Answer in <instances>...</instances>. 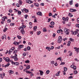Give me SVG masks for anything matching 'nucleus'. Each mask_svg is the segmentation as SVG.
<instances>
[{"label":"nucleus","mask_w":79,"mask_h":79,"mask_svg":"<svg viewBox=\"0 0 79 79\" xmlns=\"http://www.w3.org/2000/svg\"><path fill=\"white\" fill-rule=\"evenodd\" d=\"M64 32H67L65 33L66 35H69V29H66V28H65L64 29Z\"/></svg>","instance_id":"nucleus-1"},{"label":"nucleus","mask_w":79,"mask_h":79,"mask_svg":"<svg viewBox=\"0 0 79 79\" xmlns=\"http://www.w3.org/2000/svg\"><path fill=\"white\" fill-rule=\"evenodd\" d=\"M79 31V29H77L76 30V31L72 32L73 35H76V34H78V32Z\"/></svg>","instance_id":"nucleus-2"},{"label":"nucleus","mask_w":79,"mask_h":79,"mask_svg":"<svg viewBox=\"0 0 79 79\" xmlns=\"http://www.w3.org/2000/svg\"><path fill=\"white\" fill-rule=\"evenodd\" d=\"M62 19H63L64 21H66V20L67 21H68V19H69V17H67L66 18H64V17H63L62 18Z\"/></svg>","instance_id":"nucleus-3"},{"label":"nucleus","mask_w":79,"mask_h":79,"mask_svg":"<svg viewBox=\"0 0 79 79\" xmlns=\"http://www.w3.org/2000/svg\"><path fill=\"white\" fill-rule=\"evenodd\" d=\"M5 19H7L8 17L6 16H4L3 17V18H2V20L3 21H5Z\"/></svg>","instance_id":"nucleus-4"},{"label":"nucleus","mask_w":79,"mask_h":79,"mask_svg":"<svg viewBox=\"0 0 79 79\" xmlns=\"http://www.w3.org/2000/svg\"><path fill=\"white\" fill-rule=\"evenodd\" d=\"M27 3H29V4H31V3H32L33 2L32 1H31L30 0H26Z\"/></svg>","instance_id":"nucleus-5"},{"label":"nucleus","mask_w":79,"mask_h":79,"mask_svg":"<svg viewBox=\"0 0 79 79\" xmlns=\"http://www.w3.org/2000/svg\"><path fill=\"white\" fill-rule=\"evenodd\" d=\"M36 14L37 15H39V16H42V13L40 11L36 13Z\"/></svg>","instance_id":"nucleus-6"},{"label":"nucleus","mask_w":79,"mask_h":79,"mask_svg":"<svg viewBox=\"0 0 79 79\" xmlns=\"http://www.w3.org/2000/svg\"><path fill=\"white\" fill-rule=\"evenodd\" d=\"M70 12H75L76 11V10L73 9H70L69 10Z\"/></svg>","instance_id":"nucleus-7"},{"label":"nucleus","mask_w":79,"mask_h":79,"mask_svg":"<svg viewBox=\"0 0 79 79\" xmlns=\"http://www.w3.org/2000/svg\"><path fill=\"white\" fill-rule=\"evenodd\" d=\"M14 44L15 45H19V42H17L16 41H15L14 42Z\"/></svg>","instance_id":"nucleus-8"},{"label":"nucleus","mask_w":79,"mask_h":79,"mask_svg":"<svg viewBox=\"0 0 79 79\" xmlns=\"http://www.w3.org/2000/svg\"><path fill=\"white\" fill-rule=\"evenodd\" d=\"M23 11H24L25 13H28L29 12V10L27 9L26 8H24L23 9Z\"/></svg>","instance_id":"nucleus-9"},{"label":"nucleus","mask_w":79,"mask_h":79,"mask_svg":"<svg viewBox=\"0 0 79 79\" xmlns=\"http://www.w3.org/2000/svg\"><path fill=\"white\" fill-rule=\"evenodd\" d=\"M11 61V60H10V58H8V57H7L6 58V62H9V61Z\"/></svg>","instance_id":"nucleus-10"},{"label":"nucleus","mask_w":79,"mask_h":79,"mask_svg":"<svg viewBox=\"0 0 79 79\" xmlns=\"http://www.w3.org/2000/svg\"><path fill=\"white\" fill-rule=\"evenodd\" d=\"M21 32L22 33V34H24L25 33V32H24V30L22 29L21 30Z\"/></svg>","instance_id":"nucleus-11"},{"label":"nucleus","mask_w":79,"mask_h":79,"mask_svg":"<svg viewBox=\"0 0 79 79\" xmlns=\"http://www.w3.org/2000/svg\"><path fill=\"white\" fill-rule=\"evenodd\" d=\"M14 65H16V66H18L19 65V62H14Z\"/></svg>","instance_id":"nucleus-12"},{"label":"nucleus","mask_w":79,"mask_h":79,"mask_svg":"<svg viewBox=\"0 0 79 79\" xmlns=\"http://www.w3.org/2000/svg\"><path fill=\"white\" fill-rule=\"evenodd\" d=\"M18 11V15H21V11H19V10H17L16 11H16Z\"/></svg>","instance_id":"nucleus-13"},{"label":"nucleus","mask_w":79,"mask_h":79,"mask_svg":"<svg viewBox=\"0 0 79 79\" xmlns=\"http://www.w3.org/2000/svg\"><path fill=\"white\" fill-rule=\"evenodd\" d=\"M39 71L40 72V75L41 76H42V75H43V74H44V72L42 70H39Z\"/></svg>","instance_id":"nucleus-14"},{"label":"nucleus","mask_w":79,"mask_h":79,"mask_svg":"<svg viewBox=\"0 0 79 79\" xmlns=\"http://www.w3.org/2000/svg\"><path fill=\"white\" fill-rule=\"evenodd\" d=\"M18 3L19 5H22V3H23V2L21 0H19V1Z\"/></svg>","instance_id":"nucleus-15"},{"label":"nucleus","mask_w":79,"mask_h":79,"mask_svg":"<svg viewBox=\"0 0 79 79\" xmlns=\"http://www.w3.org/2000/svg\"><path fill=\"white\" fill-rule=\"evenodd\" d=\"M74 49H75V51L77 52V53H78L79 52V50H77V47H74Z\"/></svg>","instance_id":"nucleus-16"},{"label":"nucleus","mask_w":79,"mask_h":79,"mask_svg":"<svg viewBox=\"0 0 79 79\" xmlns=\"http://www.w3.org/2000/svg\"><path fill=\"white\" fill-rule=\"evenodd\" d=\"M6 35H4L3 36H2V40H3L4 39H6Z\"/></svg>","instance_id":"nucleus-17"},{"label":"nucleus","mask_w":79,"mask_h":79,"mask_svg":"<svg viewBox=\"0 0 79 79\" xmlns=\"http://www.w3.org/2000/svg\"><path fill=\"white\" fill-rule=\"evenodd\" d=\"M46 49L48 50V51H50V50H51V49L50 47H46Z\"/></svg>","instance_id":"nucleus-18"},{"label":"nucleus","mask_w":79,"mask_h":79,"mask_svg":"<svg viewBox=\"0 0 79 79\" xmlns=\"http://www.w3.org/2000/svg\"><path fill=\"white\" fill-rule=\"evenodd\" d=\"M34 5L36 7H39V4L37 3H35Z\"/></svg>","instance_id":"nucleus-19"},{"label":"nucleus","mask_w":79,"mask_h":79,"mask_svg":"<svg viewBox=\"0 0 79 79\" xmlns=\"http://www.w3.org/2000/svg\"><path fill=\"white\" fill-rule=\"evenodd\" d=\"M53 11L54 12H56V8L55 7L53 8Z\"/></svg>","instance_id":"nucleus-20"},{"label":"nucleus","mask_w":79,"mask_h":79,"mask_svg":"<svg viewBox=\"0 0 79 79\" xmlns=\"http://www.w3.org/2000/svg\"><path fill=\"white\" fill-rule=\"evenodd\" d=\"M20 27V28H22V29H24V28L26 27V26H25V25H22L21 27Z\"/></svg>","instance_id":"nucleus-21"},{"label":"nucleus","mask_w":79,"mask_h":79,"mask_svg":"<svg viewBox=\"0 0 79 79\" xmlns=\"http://www.w3.org/2000/svg\"><path fill=\"white\" fill-rule=\"evenodd\" d=\"M9 65H10V63H8L7 64H6L5 66V67L6 68V67H8V66H9Z\"/></svg>","instance_id":"nucleus-22"},{"label":"nucleus","mask_w":79,"mask_h":79,"mask_svg":"<svg viewBox=\"0 0 79 79\" xmlns=\"http://www.w3.org/2000/svg\"><path fill=\"white\" fill-rule=\"evenodd\" d=\"M23 66H22V65H21L19 67V69L20 70H22L23 69Z\"/></svg>","instance_id":"nucleus-23"},{"label":"nucleus","mask_w":79,"mask_h":79,"mask_svg":"<svg viewBox=\"0 0 79 79\" xmlns=\"http://www.w3.org/2000/svg\"><path fill=\"white\" fill-rule=\"evenodd\" d=\"M27 69H30V65H28L26 68Z\"/></svg>","instance_id":"nucleus-24"},{"label":"nucleus","mask_w":79,"mask_h":79,"mask_svg":"<svg viewBox=\"0 0 79 79\" xmlns=\"http://www.w3.org/2000/svg\"><path fill=\"white\" fill-rule=\"evenodd\" d=\"M37 28V26H35L33 27V29L34 31H36V29Z\"/></svg>","instance_id":"nucleus-25"},{"label":"nucleus","mask_w":79,"mask_h":79,"mask_svg":"<svg viewBox=\"0 0 79 79\" xmlns=\"http://www.w3.org/2000/svg\"><path fill=\"white\" fill-rule=\"evenodd\" d=\"M30 62V61L29 60H27L25 61V63H29Z\"/></svg>","instance_id":"nucleus-26"},{"label":"nucleus","mask_w":79,"mask_h":79,"mask_svg":"<svg viewBox=\"0 0 79 79\" xmlns=\"http://www.w3.org/2000/svg\"><path fill=\"white\" fill-rule=\"evenodd\" d=\"M9 71L10 72V73H11V74H13V73H14V71L12 70H9Z\"/></svg>","instance_id":"nucleus-27"},{"label":"nucleus","mask_w":79,"mask_h":79,"mask_svg":"<svg viewBox=\"0 0 79 79\" xmlns=\"http://www.w3.org/2000/svg\"><path fill=\"white\" fill-rule=\"evenodd\" d=\"M14 59L15 61H18V58H17V57H15Z\"/></svg>","instance_id":"nucleus-28"},{"label":"nucleus","mask_w":79,"mask_h":79,"mask_svg":"<svg viewBox=\"0 0 79 79\" xmlns=\"http://www.w3.org/2000/svg\"><path fill=\"white\" fill-rule=\"evenodd\" d=\"M56 76H60V72H58L56 74Z\"/></svg>","instance_id":"nucleus-29"},{"label":"nucleus","mask_w":79,"mask_h":79,"mask_svg":"<svg viewBox=\"0 0 79 79\" xmlns=\"http://www.w3.org/2000/svg\"><path fill=\"white\" fill-rule=\"evenodd\" d=\"M13 54H16L17 53V50H15L14 52H13Z\"/></svg>","instance_id":"nucleus-30"},{"label":"nucleus","mask_w":79,"mask_h":79,"mask_svg":"<svg viewBox=\"0 0 79 79\" xmlns=\"http://www.w3.org/2000/svg\"><path fill=\"white\" fill-rule=\"evenodd\" d=\"M17 37L19 39H21V36H19L18 35Z\"/></svg>","instance_id":"nucleus-31"},{"label":"nucleus","mask_w":79,"mask_h":79,"mask_svg":"<svg viewBox=\"0 0 79 79\" xmlns=\"http://www.w3.org/2000/svg\"><path fill=\"white\" fill-rule=\"evenodd\" d=\"M44 32H45L47 31V30L45 28H44L43 29Z\"/></svg>","instance_id":"nucleus-32"},{"label":"nucleus","mask_w":79,"mask_h":79,"mask_svg":"<svg viewBox=\"0 0 79 79\" xmlns=\"http://www.w3.org/2000/svg\"><path fill=\"white\" fill-rule=\"evenodd\" d=\"M75 6L76 8H77V7H79V4L77 3L75 5Z\"/></svg>","instance_id":"nucleus-33"},{"label":"nucleus","mask_w":79,"mask_h":79,"mask_svg":"<svg viewBox=\"0 0 79 79\" xmlns=\"http://www.w3.org/2000/svg\"><path fill=\"white\" fill-rule=\"evenodd\" d=\"M26 73L27 74H32V72H31L29 71H27Z\"/></svg>","instance_id":"nucleus-34"},{"label":"nucleus","mask_w":79,"mask_h":79,"mask_svg":"<svg viewBox=\"0 0 79 79\" xmlns=\"http://www.w3.org/2000/svg\"><path fill=\"white\" fill-rule=\"evenodd\" d=\"M73 0H71V1H69L70 5H72L73 4Z\"/></svg>","instance_id":"nucleus-35"},{"label":"nucleus","mask_w":79,"mask_h":79,"mask_svg":"<svg viewBox=\"0 0 79 79\" xmlns=\"http://www.w3.org/2000/svg\"><path fill=\"white\" fill-rule=\"evenodd\" d=\"M62 41V40H57V42H58V43H61Z\"/></svg>","instance_id":"nucleus-36"},{"label":"nucleus","mask_w":79,"mask_h":79,"mask_svg":"<svg viewBox=\"0 0 79 79\" xmlns=\"http://www.w3.org/2000/svg\"><path fill=\"white\" fill-rule=\"evenodd\" d=\"M9 13H12L13 12V10H11V9H10L9 10Z\"/></svg>","instance_id":"nucleus-37"},{"label":"nucleus","mask_w":79,"mask_h":79,"mask_svg":"<svg viewBox=\"0 0 79 79\" xmlns=\"http://www.w3.org/2000/svg\"><path fill=\"white\" fill-rule=\"evenodd\" d=\"M70 44H71V42H70V41H69L67 44V46H70Z\"/></svg>","instance_id":"nucleus-38"},{"label":"nucleus","mask_w":79,"mask_h":79,"mask_svg":"<svg viewBox=\"0 0 79 79\" xmlns=\"http://www.w3.org/2000/svg\"><path fill=\"white\" fill-rule=\"evenodd\" d=\"M27 17H28V15H24V17L25 18V19H27Z\"/></svg>","instance_id":"nucleus-39"},{"label":"nucleus","mask_w":79,"mask_h":79,"mask_svg":"<svg viewBox=\"0 0 79 79\" xmlns=\"http://www.w3.org/2000/svg\"><path fill=\"white\" fill-rule=\"evenodd\" d=\"M69 16H70L71 17H73V15H71V14L69 13Z\"/></svg>","instance_id":"nucleus-40"},{"label":"nucleus","mask_w":79,"mask_h":79,"mask_svg":"<svg viewBox=\"0 0 79 79\" xmlns=\"http://www.w3.org/2000/svg\"><path fill=\"white\" fill-rule=\"evenodd\" d=\"M51 25H54L55 24V23H54V22H53L52 21L51 22Z\"/></svg>","instance_id":"nucleus-41"},{"label":"nucleus","mask_w":79,"mask_h":79,"mask_svg":"<svg viewBox=\"0 0 79 79\" xmlns=\"http://www.w3.org/2000/svg\"><path fill=\"white\" fill-rule=\"evenodd\" d=\"M54 63H55V62L54 61H51V64H53Z\"/></svg>","instance_id":"nucleus-42"},{"label":"nucleus","mask_w":79,"mask_h":79,"mask_svg":"<svg viewBox=\"0 0 79 79\" xmlns=\"http://www.w3.org/2000/svg\"><path fill=\"white\" fill-rule=\"evenodd\" d=\"M59 40H62V37L61 36H60L59 37Z\"/></svg>","instance_id":"nucleus-43"},{"label":"nucleus","mask_w":79,"mask_h":79,"mask_svg":"<svg viewBox=\"0 0 79 79\" xmlns=\"http://www.w3.org/2000/svg\"><path fill=\"white\" fill-rule=\"evenodd\" d=\"M70 40L71 41V42H74V39H73L72 38H70Z\"/></svg>","instance_id":"nucleus-44"},{"label":"nucleus","mask_w":79,"mask_h":79,"mask_svg":"<svg viewBox=\"0 0 79 79\" xmlns=\"http://www.w3.org/2000/svg\"><path fill=\"white\" fill-rule=\"evenodd\" d=\"M19 48H23V45H19Z\"/></svg>","instance_id":"nucleus-45"},{"label":"nucleus","mask_w":79,"mask_h":79,"mask_svg":"<svg viewBox=\"0 0 79 79\" xmlns=\"http://www.w3.org/2000/svg\"><path fill=\"white\" fill-rule=\"evenodd\" d=\"M50 73V71L49 70H47L46 72V73L47 74H48Z\"/></svg>","instance_id":"nucleus-46"},{"label":"nucleus","mask_w":79,"mask_h":79,"mask_svg":"<svg viewBox=\"0 0 79 79\" xmlns=\"http://www.w3.org/2000/svg\"><path fill=\"white\" fill-rule=\"evenodd\" d=\"M74 73L75 74H77V70H75L74 71Z\"/></svg>","instance_id":"nucleus-47"},{"label":"nucleus","mask_w":79,"mask_h":79,"mask_svg":"<svg viewBox=\"0 0 79 79\" xmlns=\"http://www.w3.org/2000/svg\"><path fill=\"white\" fill-rule=\"evenodd\" d=\"M15 23H10V25L11 26H14V25H15Z\"/></svg>","instance_id":"nucleus-48"},{"label":"nucleus","mask_w":79,"mask_h":79,"mask_svg":"<svg viewBox=\"0 0 79 79\" xmlns=\"http://www.w3.org/2000/svg\"><path fill=\"white\" fill-rule=\"evenodd\" d=\"M27 50H31V47L29 46L27 47Z\"/></svg>","instance_id":"nucleus-49"},{"label":"nucleus","mask_w":79,"mask_h":79,"mask_svg":"<svg viewBox=\"0 0 79 79\" xmlns=\"http://www.w3.org/2000/svg\"><path fill=\"white\" fill-rule=\"evenodd\" d=\"M76 26L77 27H78L79 28V24H77L76 25Z\"/></svg>","instance_id":"nucleus-50"},{"label":"nucleus","mask_w":79,"mask_h":79,"mask_svg":"<svg viewBox=\"0 0 79 79\" xmlns=\"http://www.w3.org/2000/svg\"><path fill=\"white\" fill-rule=\"evenodd\" d=\"M51 20V18H49L48 20V22L49 23Z\"/></svg>","instance_id":"nucleus-51"},{"label":"nucleus","mask_w":79,"mask_h":79,"mask_svg":"<svg viewBox=\"0 0 79 79\" xmlns=\"http://www.w3.org/2000/svg\"><path fill=\"white\" fill-rule=\"evenodd\" d=\"M64 69L65 71H67V69H67L66 67H64Z\"/></svg>","instance_id":"nucleus-52"},{"label":"nucleus","mask_w":79,"mask_h":79,"mask_svg":"<svg viewBox=\"0 0 79 79\" xmlns=\"http://www.w3.org/2000/svg\"><path fill=\"white\" fill-rule=\"evenodd\" d=\"M34 23H37V19H36V18H35L34 19Z\"/></svg>","instance_id":"nucleus-53"},{"label":"nucleus","mask_w":79,"mask_h":79,"mask_svg":"<svg viewBox=\"0 0 79 79\" xmlns=\"http://www.w3.org/2000/svg\"><path fill=\"white\" fill-rule=\"evenodd\" d=\"M73 76L72 75L71 76H70L69 77H68L69 79H73Z\"/></svg>","instance_id":"nucleus-54"},{"label":"nucleus","mask_w":79,"mask_h":79,"mask_svg":"<svg viewBox=\"0 0 79 79\" xmlns=\"http://www.w3.org/2000/svg\"><path fill=\"white\" fill-rule=\"evenodd\" d=\"M49 16H52V14L51 13H49Z\"/></svg>","instance_id":"nucleus-55"},{"label":"nucleus","mask_w":79,"mask_h":79,"mask_svg":"<svg viewBox=\"0 0 79 79\" xmlns=\"http://www.w3.org/2000/svg\"><path fill=\"white\" fill-rule=\"evenodd\" d=\"M57 60H60V61H61V57H59L57 59Z\"/></svg>","instance_id":"nucleus-56"},{"label":"nucleus","mask_w":79,"mask_h":79,"mask_svg":"<svg viewBox=\"0 0 79 79\" xmlns=\"http://www.w3.org/2000/svg\"><path fill=\"white\" fill-rule=\"evenodd\" d=\"M41 32V31H39V32H38V33H37V35H40V34Z\"/></svg>","instance_id":"nucleus-57"},{"label":"nucleus","mask_w":79,"mask_h":79,"mask_svg":"<svg viewBox=\"0 0 79 79\" xmlns=\"http://www.w3.org/2000/svg\"><path fill=\"white\" fill-rule=\"evenodd\" d=\"M23 71H24V72H26V73H27V69H24L23 70Z\"/></svg>","instance_id":"nucleus-58"},{"label":"nucleus","mask_w":79,"mask_h":79,"mask_svg":"<svg viewBox=\"0 0 79 79\" xmlns=\"http://www.w3.org/2000/svg\"><path fill=\"white\" fill-rule=\"evenodd\" d=\"M73 69H74V70H76V66H74V67L73 68Z\"/></svg>","instance_id":"nucleus-59"},{"label":"nucleus","mask_w":79,"mask_h":79,"mask_svg":"<svg viewBox=\"0 0 79 79\" xmlns=\"http://www.w3.org/2000/svg\"><path fill=\"white\" fill-rule=\"evenodd\" d=\"M12 50H14L15 49V47H12L11 48Z\"/></svg>","instance_id":"nucleus-60"},{"label":"nucleus","mask_w":79,"mask_h":79,"mask_svg":"<svg viewBox=\"0 0 79 79\" xmlns=\"http://www.w3.org/2000/svg\"><path fill=\"white\" fill-rule=\"evenodd\" d=\"M7 23H11V20L10 19H8L7 20Z\"/></svg>","instance_id":"nucleus-61"},{"label":"nucleus","mask_w":79,"mask_h":79,"mask_svg":"<svg viewBox=\"0 0 79 79\" xmlns=\"http://www.w3.org/2000/svg\"><path fill=\"white\" fill-rule=\"evenodd\" d=\"M74 65L73 64L71 66V67L72 68H73V67H74Z\"/></svg>","instance_id":"nucleus-62"},{"label":"nucleus","mask_w":79,"mask_h":79,"mask_svg":"<svg viewBox=\"0 0 79 79\" xmlns=\"http://www.w3.org/2000/svg\"><path fill=\"white\" fill-rule=\"evenodd\" d=\"M16 6H17V7H20V6L19 5V4H16Z\"/></svg>","instance_id":"nucleus-63"},{"label":"nucleus","mask_w":79,"mask_h":79,"mask_svg":"<svg viewBox=\"0 0 79 79\" xmlns=\"http://www.w3.org/2000/svg\"><path fill=\"white\" fill-rule=\"evenodd\" d=\"M23 56H26V53H25V52H24L23 53Z\"/></svg>","instance_id":"nucleus-64"}]
</instances>
